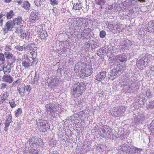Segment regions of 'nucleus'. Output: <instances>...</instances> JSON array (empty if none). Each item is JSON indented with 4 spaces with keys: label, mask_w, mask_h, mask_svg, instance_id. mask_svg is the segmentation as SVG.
I'll return each instance as SVG.
<instances>
[{
    "label": "nucleus",
    "mask_w": 154,
    "mask_h": 154,
    "mask_svg": "<svg viewBox=\"0 0 154 154\" xmlns=\"http://www.w3.org/2000/svg\"><path fill=\"white\" fill-rule=\"evenodd\" d=\"M85 83L83 82H78L73 85L71 88V93L73 95L78 97L82 94L85 90Z\"/></svg>",
    "instance_id": "obj_1"
},
{
    "label": "nucleus",
    "mask_w": 154,
    "mask_h": 154,
    "mask_svg": "<svg viewBox=\"0 0 154 154\" xmlns=\"http://www.w3.org/2000/svg\"><path fill=\"white\" fill-rule=\"evenodd\" d=\"M124 64H119L115 66L114 68L111 71L109 79L112 80L117 77L125 69Z\"/></svg>",
    "instance_id": "obj_2"
},
{
    "label": "nucleus",
    "mask_w": 154,
    "mask_h": 154,
    "mask_svg": "<svg viewBox=\"0 0 154 154\" xmlns=\"http://www.w3.org/2000/svg\"><path fill=\"white\" fill-rule=\"evenodd\" d=\"M37 124L38 129L41 132H44L50 129V125L47 121L40 120L37 123Z\"/></svg>",
    "instance_id": "obj_3"
},
{
    "label": "nucleus",
    "mask_w": 154,
    "mask_h": 154,
    "mask_svg": "<svg viewBox=\"0 0 154 154\" xmlns=\"http://www.w3.org/2000/svg\"><path fill=\"white\" fill-rule=\"evenodd\" d=\"M46 111L48 114L50 115L53 118L55 117L56 108L55 105L53 104L49 103L45 106Z\"/></svg>",
    "instance_id": "obj_4"
},
{
    "label": "nucleus",
    "mask_w": 154,
    "mask_h": 154,
    "mask_svg": "<svg viewBox=\"0 0 154 154\" xmlns=\"http://www.w3.org/2000/svg\"><path fill=\"white\" fill-rule=\"evenodd\" d=\"M86 66L85 68H83L80 71V77L83 78L84 77L90 76L92 73V69L91 66Z\"/></svg>",
    "instance_id": "obj_5"
},
{
    "label": "nucleus",
    "mask_w": 154,
    "mask_h": 154,
    "mask_svg": "<svg viewBox=\"0 0 154 154\" xmlns=\"http://www.w3.org/2000/svg\"><path fill=\"white\" fill-rule=\"evenodd\" d=\"M131 149L128 145L124 144L119 147L118 152L119 154H129Z\"/></svg>",
    "instance_id": "obj_6"
},
{
    "label": "nucleus",
    "mask_w": 154,
    "mask_h": 154,
    "mask_svg": "<svg viewBox=\"0 0 154 154\" xmlns=\"http://www.w3.org/2000/svg\"><path fill=\"white\" fill-rule=\"evenodd\" d=\"M37 55V53L36 51H35L34 49H33L32 51L28 53L27 55L28 58L32 60L31 64V66H34L35 65H36L37 63V62L35 60Z\"/></svg>",
    "instance_id": "obj_7"
},
{
    "label": "nucleus",
    "mask_w": 154,
    "mask_h": 154,
    "mask_svg": "<svg viewBox=\"0 0 154 154\" xmlns=\"http://www.w3.org/2000/svg\"><path fill=\"white\" fill-rule=\"evenodd\" d=\"M38 12L37 11H32L30 13L29 21L32 23L36 22V20L38 19Z\"/></svg>",
    "instance_id": "obj_8"
},
{
    "label": "nucleus",
    "mask_w": 154,
    "mask_h": 154,
    "mask_svg": "<svg viewBox=\"0 0 154 154\" xmlns=\"http://www.w3.org/2000/svg\"><path fill=\"white\" fill-rule=\"evenodd\" d=\"M113 115L116 116H121L123 114L125 110V107L124 106H120L115 109Z\"/></svg>",
    "instance_id": "obj_9"
},
{
    "label": "nucleus",
    "mask_w": 154,
    "mask_h": 154,
    "mask_svg": "<svg viewBox=\"0 0 154 154\" xmlns=\"http://www.w3.org/2000/svg\"><path fill=\"white\" fill-rule=\"evenodd\" d=\"M106 76V72L102 71L96 75L95 79L98 81L100 82L102 80H103Z\"/></svg>",
    "instance_id": "obj_10"
},
{
    "label": "nucleus",
    "mask_w": 154,
    "mask_h": 154,
    "mask_svg": "<svg viewBox=\"0 0 154 154\" xmlns=\"http://www.w3.org/2000/svg\"><path fill=\"white\" fill-rule=\"evenodd\" d=\"M14 26V22L12 20H10L7 22L6 25L4 28V30L5 33H7L8 31L11 30Z\"/></svg>",
    "instance_id": "obj_11"
},
{
    "label": "nucleus",
    "mask_w": 154,
    "mask_h": 154,
    "mask_svg": "<svg viewBox=\"0 0 154 154\" xmlns=\"http://www.w3.org/2000/svg\"><path fill=\"white\" fill-rule=\"evenodd\" d=\"M109 27L110 31L114 34L118 32L119 33L121 31L120 26L117 25H113L110 24L109 25Z\"/></svg>",
    "instance_id": "obj_12"
},
{
    "label": "nucleus",
    "mask_w": 154,
    "mask_h": 154,
    "mask_svg": "<svg viewBox=\"0 0 154 154\" xmlns=\"http://www.w3.org/2000/svg\"><path fill=\"white\" fill-rule=\"evenodd\" d=\"M116 61L118 63H125L127 61V57L124 54H119L116 56Z\"/></svg>",
    "instance_id": "obj_13"
},
{
    "label": "nucleus",
    "mask_w": 154,
    "mask_h": 154,
    "mask_svg": "<svg viewBox=\"0 0 154 154\" xmlns=\"http://www.w3.org/2000/svg\"><path fill=\"white\" fill-rule=\"evenodd\" d=\"M145 119V118L143 115L138 116L134 118V122L136 125H139L143 123Z\"/></svg>",
    "instance_id": "obj_14"
},
{
    "label": "nucleus",
    "mask_w": 154,
    "mask_h": 154,
    "mask_svg": "<svg viewBox=\"0 0 154 154\" xmlns=\"http://www.w3.org/2000/svg\"><path fill=\"white\" fill-rule=\"evenodd\" d=\"M25 88V86L23 84L19 85L17 87V90L21 97H23L24 95Z\"/></svg>",
    "instance_id": "obj_15"
},
{
    "label": "nucleus",
    "mask_w": 154,
    "mask_h": 154,
    "mask_svg": "<svg viewBox=\"0 0 154 154\" xmlns=\"http://www.w3.org/2000/svg\"><path fill=\"white\" fill-rule=\"evenodd\" d=\"M32 60H30V59L28 58L25 60H23L22 61V65L23 66L26 68H28L31 65V62Z\"/></svg>",
    "instance_id": "obj_16"
},
{
    "label": "nucleus",
    "mask_w": 154,
    "mask_h": 154,
    "mask_svg": "<svg viewBox=\"0 0 154 154\" xmlns=\"http://www.w3.org/2000/svg\"><path fill=\"white\" fill-rule=\"evenodd\" d=\"M59 80L57 78H55L51 80L48 85L49 86L53 87L57 86L59 84Z\"/></svg>",
    "instance_id": "obj_17"
},
{
    "label": "nucleus",
    "mask_w": 154,
    "mask_h": 154,
    "mask_svg": "<svg viewBox=\"0 0 154 154\" xmlns=\"http://www.w3.org/2000/svg\"><path fill=\"white\" fill-rule=\"evenodd\" d=\"M38 33L39 37L42 40L46 39L48 36L47 32L45 30H43L40 32H38Z\"/></svg>",
    "instance_id": "obj_18"
},
{
    "label": "nucleus",
    "mask_w": 154,
    "mask_h": 154,
    "mask_svg": "<svg viewBox=\"0 0 154 154\" xmlns=\"http://www.w3.org/2000/svg\"><path fill=\"white\" fill-rule=\"evenodd\" d=\"M37 140L36 137H34L29 139L28 142L29 144H31L32 146L35 147H37L38 145Z\"/></svg>",
    "instance_id": "obj_19"
},
{
    "label": "nucleus",
    "mask_w": 154,
    "mask_h": 154,
    "mask_svg": "<svg viewBox=\"0 0 154 154\" xmlns=\"http://www.w3.org/2000/svg\"><path fill=\"white\" fill-rule=\"evenodd\" d=\"M29 45H23L22 46H20V45H17L16 47V49L19 51H23V50H25L26 49L29 48L30 47Z\"/></svg>",
    "instance_id": "obj_20"
},
{
    "label": "nucleus",
    "mask_w": 154,
    "mask_h": 154,
    "mask_svg": "<svg viewBox=\"0 0 154 154\" xmlns=\"http://www.w3.org/2000/svg\"><path fill=\"white\" fill-rule=\"evenodd\" d=\"M112 130L111 129H109L107 131V132L106 133L105 135L106 137L107 138L112 139L113 138V134L112 132Z\"/></svg>",
    "instance_id": "obj_21"
},
{
    "label": "nucleus",
    "mask_w": 154,
    "mask_h": 154,
    "mask_svg": "<svg viewBox=\"0 0 154 154\" xmlns=\"http://www.w3.org/2000/svg\"><path fill=\"white\" fill-rule=\"evenodd\" d=\"M122 44L123 46H125L126 47V48H127L131 47L132 45V43L130 40H124L123 41Z\"/></svg>",
    "instance_id": "obj_22"
},
{
    "label": "nucleus",
    "mask_w": 154,
    "mask_h": 154,
    "mask_svg": "<svg viewBox=\"0 0 154 154\" xmlns=\"http://www.w3.org/2000/svg\"><path fill=\"white\" fill-rule=\"evenodd\" d=\"M147 31L150 33H154V22L149 23V26L147 27Z\"/></svg>",
    "instance_id": "obj_23"
},
{
    "label": "nucleus",
    "mask_w": 154,
    "mask_h": 154,
    "mask_svg": "<svg viewBox=\"0 0 154 154\" xmlns=\"http://www.w3.org/2000/svg\"><path fill=\"white\" fill-rule=\"evenodd\" d=\"M82 7L81 2H79V3L74 4L73 5V8L75 10H79L82 9Z\"/></svg>",
    "instance_id": "obj_24"
},
{
    "label": "nucleus",
    "mask_w": 154,
    "mask_h": 154,
    "mask_svg": "<svg viewBox=\"0 0 154 154\" xmlns=\"http://www.w3.org/2000/svg\"><path fill=\"white\" fill-rule=\"evenodd\" d=\"M12 21L14 23V25H15V24L17 25H20L21 23L22 19L21 17H18L14 19Z\"/></svg>",
    "instance_id": "obj_25"
},
{
    "label": "nucleus",
    "mask_w": 154,
    "mask_h": 154,
    "mask_svg": "<svg viewBox=\"0 0 154 154\" xmlns=\"http://www.w3.org/2000/svg\"><path fill=\"white\" fill-rule=\"evenodd\" d=\"M28 151L29 153V154H38V151L34 149L31 145L30 147L28 149Z\"/></svg>",
    "instance_id": "obj_26"
},
{
    "label": "nucleus",
    "mask_w": 154,
    "mask_h": 154,
    "mask_svg": "<svg viewBox=\"0 0 154 154\" xmlns=\"http://www.w3.org/2000/svg\"><path fill=\"white\" fill-rule=\"evenodd\" d=\"M4 80L6 82H11L13 81L12 78L9 75H4L3 76Z\"/></svg>",
    "instance_id": "obj_27"
},
{
    "label": "nucleus",
    "mask_w": 154,
    "mask_h": 154,
    "mask_svg": "<svg viewBox=\"0 0 154 154\" xmlns=\"http://www.w3.org/2000/svg\"><path fill=\"white\" fill-rule=\"evenodd\" d=\"M4 55L6 58L8 59L13 58L14 55L11 53L9 52H5L4 53Z\"/></svg>",
    "instance_id": "obj_28"
},
{
    "label": "nucleus",
    "mask_w": 154,
    "mask_h": 154,
    "mask_svg": "<svg viewBox=\"0 0 154 154\" xmlns=\"http://www.w3.org/2000/svg\"><path fill=\"white\" fill-rule=\"evenodd\" d=\"M154 107V100L149 102L147 104V109H152Z\"/></svg>",
    "instance_id": "obj_29"
},
{
    "label": "nucleus",
    "mask_w": 154,
    "mask_h": 154,
    "mask_svg": "<svg viewBox=\"0 0 154 154\" xmlns=\"http://www.w3.org/2000/svg\"><path fill=\"white\" fill-rule=\"evenodd\" d=\"M6 15L8 19H10L14 15V13L12 10H11L9 12L6 13Z\"/></svg>",
    "instance_id": "obj_30"
},
{
    "label": "nucleus",
    "mask_w": 154,
    "mask_h": 154,
    "mask_svg": "<svg viewBox=\"0 0 154 154\" xmlns=\"http://www.w3.org/2000/svg\"><path fill=\"white\" fill-rule=\"evenodd\" d=\"M23 7L25 9H28L30 7V5L28 2H24L23 3Z\"/></svg>",
    "instance_id": "obj_31"
},
{
    "label": "nucleus",
    "mask_w": 154,
    "mask_h": 154,
    "mask_svg": "<svg viewBox=\"0 0 154 154\" xmlns=\"http://www.w3.org/2000/svg\"><path fill=\"white\" fill-rule=\"evenodd\" d=\"M133 152L134 153H140L142 150L141 149L135 147H133Z\"/></svg>",
    "instance_id": "obj_32"
},
{
    "label": "nucleus",
    "mask_w": 154,
    "mask_h": 154,
    "mask_svg": "<svg viewBox=\"0 0 154 154\" xmlns=\"http://www.w3.org/2000/svg\"><path fill=\"white\" fill-rule=\"evenodd\" d=\"M35 30L38 32H40L43 30L42 29V26L41 25L36 26L35 27Z\"/></svg>",
    "instance_id": "obj_33"
},
{
    "label": "nucleus",
    "mask_w": 154,
    "mask_h": 154,
    "mask_svg": "<svg viewBox=\"0 0 154 154\" xmlns=\"http://www.w3.org/2000/svg\"><path fill=\"white\" fill-rule=\"evenodd\" d=\"M96 3L99 5L102 6L105 4V1L104 0H95Z\"/></svg>",
    "instance_id": "obj_34"
},
{
    "label": "nucleus",
    "mask_w": 154,
    "mask_h": 154,
    "mask_svg": "<svg viewBox=\"0 0 154 154\" xmlns=\"http://www.w3.org/2000/svg\"><path fill=\"white\" fill-rule=\"evenodd\" d=\"M149 128L152 132L154 133V120L150 123Z\"/></svg>",
    "instance_id": "obj_35"
},
{
    "label": "nucleus",
    "mask_w": 154,
    "mask_h": 154,
    "mask_svg": "<svg viewBox=\"0 0 154 154\" xmlns=\"http://www.w3.org/2000/svg\"><path fill=\"white\" fill-rule=\"evenodd\" d=\"M142 58L143 59L144 62L147 65L149 61L150 60L148 56V55H146Z\"/></svg>",
    "instance_id": "obj_36"
},
{
    "label": "nucleus",
    "mask_w": 154,
    "mask_h": 154,
    "mask_svg": "<svg viewBox=\"0 0 154 154\" xmlns=\"http://www.w3.org/2000/svg\"><path fill=\"white\" fill-rule=\"evenodd\" d=\"M146 97L149 99L151 98L152 95L150 92L149 89L147 90L146 93Z\"/></svg>",
    "instance_id": "obj_37"
},
{
    "label": "nucleus",
    "mask_w": 154,
    "mask_h": 154,
    "mask_svg": "<svg viewBox=\"0 0 154 154\" xmlns=\"http://www.w3.org/2000/svg\"><path fill=\"white\" fill-rule=\"evenodd\" d=\"M8 119H6V123L10 124L12 122V116L11 114L8 116Z\"/></svg>",
    "instance_id": "obj_38"
},
{
    "label": "nucleus",
    "mask_w": 154,
    "mask_h": 154,
    "mask_svg": "<svg viewBox=\"0 0 154 154\" xmlns=\"http://www.w3.org/2000/svg\"><path fill=\"white\" fill-rule=\"evenodd\" d=\"M36 139H37V142L38 143V146H41L43 145V143L42 142V139H41L38 138V137H36Z\"/></svg>",
    "instance_id": "obj_39"
},
{
    "label": "nucleus",
    "mask_w": 154,
    "mask_h": 154,
    "mask_svg": "<svg viewBox=\"0 0 154 154\" xmlns=\"http://www.w3.org/2000/svg\"><path fill=\"white\" fill-rule=\"evenodd\" d=\"M39 75L38 74H35L34 78L33 79L32 82L34 83H37L38 80Z\"/></svg>",
    "instance_id": "obj_40"
},
{
    "label": "nucleus",
    "mask_w": 154,
    "mask_h": 154,
    "mask_svg": "<svg viewBox=\"0 0 154 154\" xmlns=\"http://www.w3.org/2000/svg\"><path fill=\"white\" fill-rule=\"evenodd\" d=\"M103 51V53L104 54L107 53L109 50V48L107 46H105L104 47L102 48Z\"/></svg>",
    "instance_id": "obj_41"
},
{
    "label": "nucleus",
    "mask_w": 154,
    "mask_h": 154,
    "mask_svg": "<svg viewBox=\"0 0 154 154\" xmlns=\"http://www.w3.org/2000/svg\"><path fill=\"white\" fill-rule=\"evenodd\" d=\"M138 64H139L140 65L144 66H146V65L142 58H141V59L138 62Z\"/></svg>",
    "instance_id": "obj_42"
},
{
    "label": "nucleus",
    "mask_w": 154,
    "mask_h": 154,
    "mask_svg": "<svg viewBox=\"0 0 154 154\" xmlns=\"http://www.w3.org/2000/svg\"><path fill=\"white\" fill-rule=\"evenodd\" d=\"M22 112V109L20 108H19L17 110V112L15 113V115L16 116L18 117Z\"/></svg>",
    "instance_id": "obj_43"
},
{
    "label": "nucleus",
    "mask_w": 154,
    "mask_h": 154,
    "mask_svg": "<svg viewBox=\"0 0 154 154\" xmlns=\"http://www.w3.org/2000/svg\"><path fill=\"white\" fill-rule=\"evenodd\" d=\"M9 94L8 92H5L3 93L2 97H3V99H6L9 95Z\"/></svg>",
    "instance_id": "obj_44"
},
{
    "label": "nucleus",
    "mask_w": 154,
    "mask_h": 154,
    "mask_svg": "<svg viewBox=\"0 0 154 154\" xmlns=\"http://www.w3.org/2000/svg\"><path fill=\"white\" fill-rule=\"evenodd\" d=\"M21 35L22 36H23V37H25L26 38H29L30 36V33L27 32L25 33H23Z\"/></svg>",
    "instance_id": "obj_45"
},
{
    "label": "nucleus",
    "mask_w": 154,
    "mask_h": 154,
    "mask_svg": "<svg viewBox=\"0 0 154 154\" xmlns=\"http://www.w3.org/2000/svg\"><path fill=\"white\" fill-rule=\"evenodd\" d=\"M106 32L104 31H102L100 32V36L101 38H103L106 35Z\"/></svg>",
    "instance_id": "obj_46"
},
{
    "label": "nucleus",
    "mask_w": 154,
    "mask_h": 154,
    "mask_svg": "<svg viewBox=\"0 0 154 154\" xmlns=\"http://www.w3.org/2000/svg\"><path fill=\"white\" fill-rule=\"evenodd\" d=\"M5 55L1 53L0 54V60L2 61L5 62Z\"/></svg>",
    "instance_id": "obj_47"
},
{
    "label": "nucleus",
    "mask_w": 154,
    "mask_h": 154,
    "mask_svg": "<svg viewBox=\"0 0 154 154\" xmlns=\"http://www.w3.org/2000/svg\"><path fill=\"white\" fill-rule=\"evenodd\" d=\"M11 68L9 67L7 69H5L4 68L3 69L4 74H8L11 72Z\"/></svg>",
    "instance_id": "obj_48"
},
{
    "label": "nucleus",
    "mask_w": 154,
    "mask_h": 154,
    "mask_svg": "<svg viewBox=\"0 0 154 154\" xmlns=\"http://www.w3.org/2000/svg\"><path fill=\"white\" fill-rule=\"evenodd\" d=\"M25 90L29 93L31 90V87L30 85H27V86H25Z\"/></svg>",
    "instance_id": "obj_49"
},
{
    "label": "nucleus",
    "mask_w": 154,
    "mask_h": 154,
    "mask_svg": "<svg viewBox=\"0 0 154 154\" xmlns=\"http://www.w3.org/2000/svg\"><path fill=\"white\" fill-rule=\"evenodd\" d=\"M9 103L10 105L11 106L12 108L16 106V104L15 103V102L13 100H12Z\"/></svg>",
    "instance_id": "obj_50"
},
{
    "label": "nucleus",
    "mask_w": 154,
    "mask_h": 154,
    "mask_svg": "<svg viewBox=\"0 0 154 154\" xmlns=\"http://www.w3.org/2000/svg\"><path fill=\"white\" fill-rule=\"evenodd\" d=\"M8 87V86L5 83H3L1 85V89L2 90L4 89L5 88Z\"/></svg>",
    "instance_id": "obj_51"
},
{
    "label": "nucleus",
    "mask_w": 154,
    "mask_h": 154,
    "mask_svg": "<svg viewBox=\"0 0 154 154\" xmlns=\"http://www.w3.org/2000/svg\"><path fill=\"white\" fill-rule=\"evenodd\" d=\"M51 4L53 5H56L58 4L57 1L56 0H50Z\"/></svg>",
    "instance_id": "obj_52"
},
{
    "label": "nucleus",
    "mask_w": 154,
    "mask_h": 154,
    "mask_svg": "<svg viewBox=\"0 0 154 154\" xmlns=\"http://www.w3.org/2000/svg\"><path fill=\"white\" fill-rule=\"evenodd\" d=\"M35 5L38 6L40 5V3L41 2L40 0H35L34 2Z\"/></svg>",
    "instance_id": "obj_53"
},
{
    "label": "nucleus",
    "mask_w": 154,
    "mask_h": 154,
    "mask_svg": "<svg viewBox=\"0 0 154 154\" xmlns=\"http://www.w3.org/2000/svg\"><path fill=\"white\" fill-rule=\"evenodd\" d=\"M115 5L114 4L112 5H110L109 7V9L110 10H112V9H113V8H115Z\"/></svg>",
    "instance_id": "obj_54"
},
{
    "label": "nucleus",
    "mask_w": 154,
    "mask_h": 154,
    "mask_svg": "<svg viewBox=\"0 0 154 154\" xmlns=\"http://www.w3.org/2000/svg\"><path fill=\"white\" fill-rule=\"evenodd\" d=\"M6 99H3V97H2L0 98V102L2 103H3Z\"/></svg>",
    "instance_id": "obj_55"
},
{
    "label": "nucleus",
    "mask_w": 154,
    "mask_h": 154,
    "mask_svg": "<svg viewBox=\"0 0 154 154\" xmlns=\"http://www.w3.org/2000/svg\"><path fill=\"white\" fill-rule=\"evenodd\" d=\"M98 134L99 135V136L100 137H104V135L103 134L101 133V131H100V132L98 133Z\"/></svg>",
    "instance_id": "obj_56"
},
{
    "label": "nucleus",
    "mask_w": 154,
    "mask_h": 154,
    "mask_svg": "<svg viewBox=\"0 0 154 154\" xmlns=\"http://www.w3.org/2000/svg\"><path fill=\"white\" fill-rule=\"evenodd\" d=\"M98 51L99 52H100V53L102 54L103 55V54H104V53H103V51L102 48L100 49H99Z\"/></svg>",
    "instance_id": "obj_57"
},
{
    "label": "nucleus",
    "mask_w": 154,
    "mask_h": 154,
    "mask_svg": "<svg viewBox=\"0 0 154 154\" xmlns=\"http://www.w3.org/2000/svg\"><path fill=\"white\" fill-rule=\"evenodd\" d=\"M12 59L11 63H14L16 59H15V57L14 56L13 58H11Z\"/></svg>",
    "instance_id": "obj_58"
},
{
    "label": "nucleus",
    "mask_w": 154,
    "mask_h": 154,
    "mask_svg": "<svg viewBox=\"0 0 154 154\" xmlns=\"http://www.w3.org/2000/svg\"><path fill=\"white\" fill-rule=\"evenodd\" d=\"M57 10V9L56 8H54L52 9L54 12L55 13V14H56V11Z\"/></svg>",
    "instance_id": "obj_59"
},
{
    "label": "nucleus",
    "mask_w": 154,
    "mask_h": 154,
    "mask_svg": "<svg viewBox=\"0 0 154 154\" xmlns=\"http://www.w3.org/2000/svg\"><path fill=\"white\" fill-rule=\"evenodd\" d=\"M9 125L10 124H9L7 123H5V127H6L8 128Z\"/></svg>",
    "instance_id": "obj_60"
},
{
    "label": "nucleus",
    "mask_w": 154,
    "mask_h": 154,
    "mask_svg": "<svg viewBox=\"0 0 154 154\" xmlns=\"http://www.w3.org/2000/svg\"><path fill=\"white\" fill-rule=\"evenodd\" d=\"M97 55L100 56V55H103L102 54L99 52L98 51H97Z\"/></svg>",
    "instance_id": "obj_61"
},
{
    "label": "nucleus",
    "mask_w": 154,
    "mask_h": 154,
    "mask_svg": "<svg viewBox=\"0 0 154 154\" xmlns=\"http://www.w3.org/2000/svg\"><path fill=\"white\" fill-rule=\"evenodd\" d=\"M78 20L79 21H80L81 22H82L83 20V19L82 18H79Z\"/></svg>",
    "instance_id": "obj_62"
},
{
    "label": "nucleus",
    "mask_w": 154,
    "mask_h": 154,
    "mask_svg": "<svg viewBox=\"0 0 154 154\" xmlns=\"http://www.w3.org/2000/svg\"><path fill=\"white\" fill-rule=\"evenodd\" d=\"M3 20H0V26L2 25Z\"/></svg>",
    "instance_id": "obj_63"
},
{
    "label": "nucleus",
    "mask_w": 154,
    "mask_h": 154,
    "mask_svg": "<svg viewBox=\"0 0 154 154\" xmlns=\"http://www.w3.org/2000/svg\"><path fill=\"white\" fill-rule=\"evenodd\" d=\"M22 0H19L17 2L19 4H21L22 3Z\"/></svg>",
    "instance_id": "obj_64"
}]
</instances>
